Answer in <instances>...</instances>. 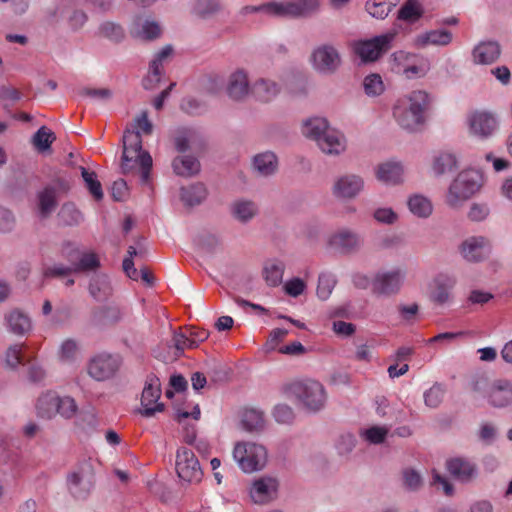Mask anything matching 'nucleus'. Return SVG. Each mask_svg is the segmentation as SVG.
I'll use <instances>...</instances> for the list:
<instances>
[{"label":"nucleus","mask_w":512,"mask_h":512,"mask_svg":"<svg viewBox=\"0 0 512 512\" xmlns=\"http://www.w3.org/2000/svg\"><path fill=\"white\" fill-rule=\"evenodd\" d=\"M500 54L501 49L497 42L483 41L473 48L472 60L478 65H490L500 57Z\"/></svg>","instance_id":"nucleus-30"},{"label":"nucleus","mask_w":512,"mask_h":512,"mask_svg":"<svg viewBox=\"0 0 512 512\" xmlns=\"http://www.w3.org/2000/svg\"><path fill=\"white\" fill-rule=\"evenodd\" d=\"M61 254L73 265L74 272L93 271L100 266L97 254L94 252H83L80 254L76 245L70 242L63 245Z\"/></svg>","instance_id":"nucleus-16"},{"label":"nucleus","mask_w":512,"mask_h":512,"mask_svg":"<svg viewBox=\"0 0 512 512\" xmlns=\"http://www.w3.org/2000/svg\"><path fill=\"white\" fill-rule=\"evenodd\" d=\"M395 6L393 0H368L366 2V11L374 18H385L392 7Z\"/></svg>","instance_id":"nucleus-46"},{"label":"nucleus","mask_w":512,"mask_h":512,"mask_svg":"<svg viewBox=\"0 0 512 512\" xmlns=\"http://www.w3.org/2000/svg\"><path fill=\"white\" fill-rule=\"evenodd\" d=\"M422 14V8L418 0H408L399 11V19L415 21Z\"/></svg>","instance_id":"nucleus-58"},{"label":"nucleus","mask_w":512,"mask_h":512,"mask_svg":"<svg viewBox=\"0 0 512 512\" xmlns=\"http://www.w3.org/2000/svg\"><path fill=\"white\" fill-rule=\"evenodd\" d=\"M329 127L330 125L326 118L312 116L303 120L301 124V133L304 137L313 140L317 144Z\"/></svg>","instance_id":"nucleus-33"},{"label":"nucleus","mask_w":512,"mask_h":512,"mask_svg":"<svg viewBox=\"0 0 512 512\" xmlns=\"http://www.w3.org/2000/svg\"><path fill=\"white\" fill-rule=\"evenodd\" d=\"M373 219L383 225H394L399 220L398 213L391 207L381 206L373 211Z\"/></svg>","instance_id":"nucleus-53"},{"label":"nucleus","mask_w":512,"mask_h":512,"mask_svg":"<svg viewBox=\"0 0 512 512\" xmlns=\"http://www.w3.org/2000/svg\"><path fill=\"white\" fill-rule=\"evenodd\" d=\"M307 289L304 278L292 277L283 283V291L286 295L296 298L302 295Z\"/></svg>","instance_id":"nucleus-56"},{"label":"nucleus","mask_w":512,"mask_h":512,"mask_svg":"<svg viewBox=\"0 0 512 512\" xmlns=\"http://www.w3.org/2000/svg\"><path fill=\"white\" fill-rule=\"evenodd\" d=\"M405 278L406 271L400 267L379 271L372 280V290L378 295H395L401 290Z\"/></svg>","instance_id":"nucleus-11"},{"label":"nucleus","mask_w":512,"mask_h":512,"mask_svg":"<svg viewBox=\"0 0 512 512\" xmlns=\"http://www.w3.org/2000/svg\"><path fill=\"white\" fill-rule=\"evenodd\" d=\"M363 244L361 236L350 229L342 228L332 233L328 238V246L340 253H351L358 250Z\"/></svg>","instance_id":"nucleus-20"},{"label":"nucleus","mask_w":512,"mask_h":512,"mask_svg":"<svg viewBox=\"0 0 512 512\" xmlns=\"http://www.w3.org/2000/svg\"><path fill=\"white\" fill-rule=\"evenodd\" d=\"M232 456L239 469L244 473H253L264 469L268 460L266 447L251 441L235 443Z\"/></svg>","instance_id":"nucleus-4"},{"label":"nucleus","mask_w":512,"mask_h":512,"mask_svg":"<svg viewBox=\"0 0 512 512\" xmlns=\"http://www.w3.org/2000/svg\"><path fill=\"white\" fill-rule=\"evenodd\" d=\"M173 55V48L170 45L163 47L153 58L149 66V72L143 79V86L147 90L154 89L160 82L163 67L169 62Z\"/></svg>","instance_id":"nucleus-21"},{"label":"nucleus","mask_w":512,"mask_h":512,"mask_svg":"<svg viewBox=\"0 0 512 512\" xmlns=\"http://www.w3.org/2000/svg\"><path fill=\"white\" fill-rule=\"evenodd\" d=\"M474 390L483 395L487 402L496 408L512 404V382L507 379H497L493 382H477Z\"/></svg>","instance_id":"nucleus-7"},{"label":"nucleus","mask_w":512,"mask_h":512,"mask_svg":"<svg viewBox=\"0 0 512 512\" xmlns=\"http://www.w3.org/2000/svg\"><path fill=\"white\" fill-rule=\"evenodd\" d=\"M206 196V188L200 183L181 189V200L188 206L200 204Z\"/></svg>","instance_id":"nucleus-40"},{"label":"nucleus","mask_w":512,"mask_h":512,"mask_svg":"<svg viewBox=\"0 0 512 512\" xmlns=\"http://www.w3.org/2000/svg\"><path fill=\"white\" fill-rule=\"evenodd\" d=\"M265 14L276 17H293L291 1L265 3Z\"/></svg>","instance_id":"nucleus-50"},{"label":"nucleus","mask_w":512,"mask_h":512,"mask_svg":"<svg viewBox=\"0 0 512 512\" xmlns=\"http://www.w3.org/2000/svg\"><path fill=\"white\" fill-rule=\"evenodd\" d=\"M122 365V359L118 354L106 352L92 357L88 363V374L97 381H105L112 378Z\"/></svg>","instance_id":"nucleus-12"},{"label":"nucleus","mask_w":512,"mask_h":512,"mask_svg":"<svg viewBox=\"0 0 512 512\" xmlns=\"http://www.w3.org/2000/svg\"><path fill=\"white\" fill-rule=\"evenodd\" d=\"M257 212V207L252 201L238 200L232 206L234 217L242 222L253 218Z\"/></svg>","instance_id":"nucleus-45"},{"label":"nucleus","mask_w":512,"mask_h":512,"mask_svg":"<svg viewBox=\"0 0 512 512\" xmlns=\"http://www.w3.org/2000/svg\"><path fill=\"white\" fill-rule=\"evenodd\" d=\"M446 468L456 480L466 483L477 475L476 465L467 458L454 457L446 461Z\"/></svg>","instance_id":"nucleus-27"},{"label":"nucleus","mask_w":512,"mask_h":512,"mask_svg":"<svg viewBox=\"0 0 512 512\" xmlns=\"http://www.w3.org/2000/svg\"><path fill=\"white\" fill-rule=\"evenodd\" d=\"M336 284V279L334 275L331 273H321L318 278L317 285V296L321 300H326L332 293L334 286Z\"/></svg>","instance_id":"nucleus-51"},{"label":"nucleus","mask_w":512,"mask_h":512,"mask_svg":"<svg viewBox=\"0 0 512 512\" xmlns=\"http://www.w3.org/2000/svg\"><path fill=\"white\" fill-rule=\"evenodd\" d=\"M409 211L418 218H428L433 212L431 200L422 194H413L407 199Z\"/></svg>","instance_id":"nucleus-38"},{"label":"nucleus","mask_w":512,"mask_h":512,"mask_svg":"<svg viewBox=\"0 0 512 512\" xmlns=\"http://www.w3.org/2000/svg\"><path fill=\"white\" fill-rule=\"evenodd\" d=\"M101 36L112 41H120L124 37V31L121 26L113 22H105L99 27Z\"/></svg>","instance_id":"nucleus-62"},{"label":"nucleus","mask_w":512,"mask_h":512,"mask_svg":"<svg viewBox=\"0 0 512 512\" xmlns=\"http://www.w3.org/2000/svg\"><path fill=\"white\" fill-rule=\"evenodd\" d=\"M404 167L401 162L388 160L375 167L376 179L388 186H395L404 181Z\"/></svg>","instance_id":"nucleus-22"},{"label":"nucleus","mask_w":512,"mask_h":512,"mask_svg":"<svg viewBox=\"0 0 512 512\" xmlns=\"http://www.w3.org/2000/svg\"><path fill=\"white\" fill-rule=\"evenodd\" d=\"M393 62V70L408 79L423 77L430 69L427 59L405 51L395 52Z\"/></svg>","instance_id":"nucleus-8"},{"label":"nucleus","mask_w":512,"mask_h":512,"mask_svg":"<svg viewBox=\"0 0 512 512\" xmlns=\"http://www.w3.org/2000/svg\"><path fill=\"white\" fill-rule=\"evenodd\" d=\"M55 140L54 133L46 127H41L33 137V144L39 151L47 150Z\"/></svg>","instance_id":"nucleus-60"},{"label":"nucleus","mask_w":512,"mask_h":512,"mask_svg":"<svg viewBox=\"0 0 512 512\" xmlns=\"http://www.w3.org/2000/svg\"><path fill=\"white\" fill-rule=\"evenodd\" d=\"M7 328L16 335H24L31 329L30 318L20 310L10 311L6 317Z\"/></svg>","instance_id":"nucleus-36"},{"label":"nucleus","mask_w":512,"mask_h":512,"mask_svg":"<svg viewBox=\"0 0 512 512\" xmlns=\"http://www.w3.org/2000/svg\"><path fill=\"white\" fill-rule=\"evenodd\" d=\"M483 185V175L476 170L466 169L458 173L448 187L446 203L452 208H458L469 200Z\"/></svg>","instance_id":"nucleus-3"},{"label":"nucleus","mask_w":512,"mask_h":512,"mask_svg":"<svg viewBox=\"0 0 512 512\" xmlns=\"http://www.w3.org/2000/svg\"><path fill=\"white\" fill-rule=\"evenodd\" d=\"M281 87V83L262 77L251 85V94L262 102H270L280 93Z\"/></svg>","instance_id":"nucleus-31"},{"label":"nucleus","mask_w":512,"mask_h":512,"mask_svg":"<svg viewBox=\"0 0 512 512\" xmlns=\"http://www.w3.org/2000/svg\"><path fill=\"white\" fill-rule=\"evenodd\" d=\"M364 92L367 96H380L385 91V84L379 74L367 75L363 80Z\"/></svg>","instance_id":"nucleus-48"},{"label":"nucleus","mask_w":512,"mask_h":512,"mask_svg":"<svg viewBox=\"0 0 512 512\" xmlns=\"http://www.w3.org/2000/svg\"><path fill=\"white\" fill-rule=\"evenodd\" d=\"M80 353L79 343L75 339L68 338L64 340L59 348V357L61 361L71 363L75 361Z\"/></svg>","instance_id":"nucleus-49"},{"label":"nucleus","mask_w":512,"mask_h":512,"mask_svg":"<svg viewBox=\"0 0 512 512\" xmlns=\"http://www.w3.org/2000/svg\"><path fill=\"white\" fill-rule=\"evenodd\" d=\"M58 393L48 390L43 392L36 401V412L41 418L51 419L57 414Z\"/></svg>","instance_id":"nucleus-35"},{"label":"nucleus","mask_w":512,"mask_h":512,"mask_svg":"<svg viewBox=\"0 0 512 512\" xmlns=\"http://www.w3.org/2000/svg\"><path fill=\"white\" fill-rule=\"evenodd\" d=\"M355 443L356 439L354 435L351 433H344L339 436L334 446L340 456H346L354 449Z\"/></svg>","instance_id":"nucleus-63"},{"label":"nucleus","mask_w":512,"mask_h":512,"mask_svg":"<svg viewBox=\"0 0 512 512\" xmlns=\"http://www.w3.org/2000/svg\"><path fill=\"white\" fill-rule=\"evenodd\" d=\"M220 0H195L192 12L202 18L210 17L221 10Z\"/></svg>","instance_id":"nucleus-44"},{"label":"nucleus","mask_w":512,"mask_h":512,"mask_svg":"<svg viewBox=\"0 0 512 512\" xmlns=\"http://www.w3.org/2000/svg\"><path fill=\"white\" fill-rule=\"evenodd\" d=\"M292 392L300 405L309 412H318L324 408L327 395L324 386L315 380L296 383Z\"/></svg>","instance_id":"nucleus-6"},{"label":"nucleus","mask_w":512,"mask_h":512,"mask_svg":"<svg viewBox=\"0 0 512 512\" xmlns=\"http://www.w3.org/2000/svg\"><path fill=\"white\" fill-rule=\"evenodd\" d=\"M365 187L364 179L357 174H344L339 176L333 186L332 193L338 199H354Z\"/></svg>","instance_id":"nucleus-19"},{"label":"nucleus","mask_w":512,"mask_h":512,"mask_svg":"<svg viewBox=\"0 0 512 512\" xmlns=\"http://www.w3.org/2000/svg\"><path fill=\"white\" fill-rule=\"evenodd\" d=\"M161 397V383L159 378L150 374L147 376L141 396V414L145 417H152L157 412L164 410V404L159 402Z\"/></svg>","instance_id":"nucleus-13"},{"label":"nucleus","mask_w":512,"mask_h":512,"mask_svg":"<svg viewBox=\"0 0 512 512\" xmlns=\"http://www.w3.org/2000/svg\"><path fill=\"white\" fill-rule=\"evenodd\" d=\"M388 431L384 426H372L361 430L360 436L368 443L380 444L385 440Z\"/></svg>","instance_id":"nucleus-55"},{"label":"nucleus","mask_w":512,"mask_h":512,"mask_svg":"<svg viewBox=\"0 0 512 512\" xmlns=\"http://www.w3.org/2000/svg\"><path fill=\"white\" fill-rule=\"evenodd\" d=\"M81 175L90 194L95 200H101L103 198V190L101 183L97 179L96 173L87 168L81 167Z\"/></svg>","instance_id":"nucleus-47"},{"label":"nucleus","mask_w":512,"mask_h":512,"mask_svg":"<svg viewBox=\"0 0 512 512\" xmlns=\"http://www.w3.org/2000/svg\"><path fill=\"white\" fill-rule=\"evenodd\" d=\"M253 168L262 176H269L275 173L278 168L276 155L271 151L255 155L253 158Z\"/></svg>","instance_id":"nucleus-37"},{"label":"nucleus","mask_w":512,"mask_h":512,"mask_svg":"<svg viewBox=\"0 0 512 512\" xmlns=\"http://www.w3.org/2000/svg\"><path fill=\"white\" fill-rule=\"evenodd\" d=\"M173 168L178 175L191 176L199 171L200 165L194 157L181 156L174 159Z\"/></svg>","instance_id":"nucleus-42"},{"label":"nucleus","mask_w":512,"mask_h":512,"mask_svg":"<svg viewBox=\"0 0 512 512\" xmlns=\"http://www.w3.org/2000/svg\"><path fill=\"white\" fill-rule=\"evenodd\" d=\"M430 103L431 98L426 91L413 90L397 99L393 117L402 129L419 131L426 123Z\"/></svg>","instance_id":"nucleus-2"},{"label":"nucleus","mask_w":512,"mask_h":512,"mask_svg":"<svg viewBox=\"0 0 512 512\" xmlns=\"http://www.w3.org/2000/svg\"><path fill=\"white\" fill-rule=\"evenodd\" d=\"M458 166V161L452 152L440 151L432 158L431 170L435 176H442L450 173Z\"/></svg>","instance_id":"nucleus-34"},{"label":"nucleus","mask_w":512,"mask_h":512,"mask_svg":"<svg viewBox=\"0 0 512 512\" xmlns=\"http://www.w3.org/2000/svg\"><path fill=\"white\" fill-rule=\"evenodd\" d=\"M74 6V0H61V2L56 6L55 10L51 12V16L55 19L68 16L70 26L73 29H78L85 24L87 21V16L82 11L73 10Z\"/></svg>","instance_id":"nucleus-29"},{"label":"nucleus","mask_w":512,"mask_h":512,"mask_svg":"<svg viewBox=\"0 0 512 512\" xmlns=\"http://www.w3.org/2000/svg\"><path fill=\"white\" fill-rule=\"evenodd\" d=\"M241 423L245 430L258 432L265 427V418L262 411L255 408H245L241 414Z\"/></svg>","instance_id":"nucleus-39"},{"label":"nucleus","mask_w":512,"mask_h":512,"mask_svg":"<svg viewBox=\"0 0 512 512\" xmlns=\"http://www.w3.org/2000/svg\"><path fill=\"white\" fill-rule=\"evenodd\" d=\"M56 204V191L53 187H45L38 193V209L42 216L52 213Z\"/></svg>","instance_id":"nucleus-41"},{"label":"nucleus","mask_w":512,"mask_h":512,"mask_svg":"<svg viewBox=\"0 0 512 512\" xmlns=\"http://www.w3.org/2000/svg\"><path fill=\"white\" fill-rule=\"evenodd\" d=\"M23 344H14L8 347L5 353V363L8 367L15 369L23 362Z\"/></svg>","instance_id":"nucleus-61"},{"label":"nucleus","mask_w":512,"mask_h":512,"mask_svg":"<svg viewBox=\"0 0 512 512\" xmlns=\"http://www.w3.org/2000/svg\"><path fill=\"white\" fill-rule=\"evenodd\" d=\"M467 125L470 134L486 139L492 136L498 129L496 116L488 111H473L467 117Z\"/></svg>","instance_id":"nucleus-15"},{"label":"nucleus","mask_w":512,"mask_h":512,"mask_svg":"<svg viewBox=\"0 0 512 512\" xmlns=\"http://www.w3.org/2000/svg\"><path fill=\"white\" fill-rule=\"evenodd\" d=\"M293 17H304L317 11L319 0H292Z\"/></svg>","instance_id":"nucleus-52"},{"label":"nucleus","mask_w":512,"mask_h":512,"mask_svg":"<svg viewBox=\"0 0 512 512\" xmlns=\"http://www.w3.org/2000/svg\"><path fill=\"white\" fill-rule=\"evenodd\" d=\"M152 128L147 112L143 111L127 127L123 135L122 172L124 174H140L143 183L149 181L152 157L142 149L141 134H150Z\"/></svg>","instance_id":"nucleus-1"},{"label":"nucleus","mask_w":512,"mask_h":512,"mask_svg":"<svg viewBox=\"0 0 512 512\" xmlns=\"http://www.w3.org/2000/svg\"><path fill=\"white\" fill-rule=\"evenodd\" d=\"M173 344L175 348L173 358L180 357L185 349L197 347V341L194 338L181 332L174 333Z\"/></svg>","instance_id":"nucleus-57"},{"label":"nucleus","mask_w":512,"mask_h":512,"mask_svg":"<svg viewBox=\"0 0 512 512\" xmlns=\"http://www.w3.org/2000/svg\"><path fill=\"white\" fill-rule=\"evenodd\" d=\"M279 487L280 483L277 477L261 475L250 482L248 495L254 504H269L277 499Z\"/></svg>","instance_id":"nucleus-10"},{"label":"nucleus","mask_w":512,"mask_h":512,"mask_svg":"<svg viewBox=\"0 0 512 512\" xmlns=\"http://www.w3.org/2000/svg\"><path fill=\"white\" fill-rule=\"evenodd\" d=\"M89 291L91 296L96 300L105 299L111 292L109 280L105 275L95 276L90 283Z\"/></svg>","instance_id":"nucleus-43"},{"label":"nucleus","mask_w":512,"mask_h":512,"mask_svg":"<svg viewBox=\"0 0 512 512\" xmlns=\"http://www.w3.org/2000/svg\"><path fill=\"white\" fill-rule=\"evenodd\" d=\"M226 92L232 100H244L251 93L248 73L243 69L232 72L227 80Z\"/></svg>","instance_id":"nucleus-23"},{"label":"nucleus","mask_w":512,"mask_h":512,"mask_svg":"<svg viewBox=\"0 0 512 512\" xmlns=\"http://www.w3.org/2000/svg\"><path fill=\"white\" fill-rule=\"evenodd\" d=\"M444 390L440 384H434L424 393L425 404L429 407H437L443 399Z\"/></svg>","instance_id":"nucleus-64"},{"label":"nucleus","mask_w":512,"mask_h":512,"mask_svg":"<svg viewBox=\"0 0 512 512\" xmlns=\"http://www.w3.org/2000/svg\"><path fill=\"white\" fill-rule=\"evenodd\" d=\"M459 251L466 261L481 262L489 257L491 243L486 237L471 236L461 243Z\"/></svg>","instance_id":"nucleus-18"},{"label":"nucleus","mask_w":512,"mask_h":512,"mask_svg":"<svg viewBox=\"0 0 512 512\" xmlns=\"http://www.w3.org/2000/svg\"><path fill=\"white\" fill-rule=\"evenodd\" d=\"M162 28L160 24L153 18L148 16H138L134 19L130 34L140 40H154L160 37Z\"/></svg>","instance_id":"nucleus-25"},{"label":"nucleus","mask_w":512,"mask_h":512,"mask_svg":"<svg viewBox=\"0 0 512 512\" xmlns=\"http://www.w3.org/2000/svg\"><path fill=\"white\" fill-rule=\"evenodd\" d=\"M455 277L440 273L435 275L428 283V299L436 306H449L454 300Z\"/></svg>","instance_id":"nucleus-9"},{"label":"nucleus","mask_w":512,"mask_h":512,"mask_svg":"<svg viewBox=\"0 0 512 512\" xmlns=\"http://www.w3.org/2000/svg\"><path fill=\"white\" fill-rule=\"evenodd\" d=\"M61 220L68 225H75L82 221V214L72 203H66L59 212Z\"/></svg>","instance_id":"nucleus-59"},{"label":"nucleus","mask_w":512,"mask_h":512,"mask_svg":"<svg viewBox=\"0 0 512 512\" xmlns=\"http://www.w3.org/2000/svg\"><path fill=\"white\" fill-rule=\"evenodd\" d=\"M313 67L322 73L333 72L340 64L338 52L332 46H321L312 54Z\"/></svg>","instance_id":"nucleus-24"},{"label":"nucleus","mask_w":512,"mask_h":512,"mask_svg":"<svg viewBox=\"0 0 512 512\" xmlns=\"http://www.w3.org/2000/svg\"><path fill=\"white\" fill-rule=\"evenodd\" d=\"M67 489L79 500L86 499L94 489L95 472L91 459L80 461L67 475Z\"/></svg>","instance_id":"nucleus-5"},{"label":"nucleus","mask_w":512,"mask_h":512,"mask_svg":"<svg viewBox=\"0 0 512 512\" xmlns=\"http://www.w3.org/2000/svg\"><path fill=\"white\" fill-rule=\"evenodd\" d=\"M78 406L75 400L70 396H59L57 401V414L61 417L70 419L77 413Z\"/></svg>","instance_id":"nucleus-54"},{"label":"nucleus","mask_w":512,"mask_h":512,"mask_svg":"<svg viewBox=\"0 0 512 512\" xmlns=\"http://www.w3.org/2000/svg\"><path fill=\"white\" fill-rule=\"evenodd\" d=\"M286 269L285 262L279 258L268 259L263 264L262 276L270 287H278L283 283Z\"/></svg>","instance_id":"nucleus-32"},{"label":"nucleus","mask_w":512,"mask_h":512,"mask_svg":"<svg viewBox=\"0 0 512 512\" xmlns=\"http://www.w3.org/2000/svg\"><path fill=\"white\" fill-rule=\"evenodd\" d=\"M453 40V35L446 29L424 31L413 38V46L417 49H426L430 46H447Z\"/></svg>","instance_id":"nucleus-26"},{"label":"nucleus","mask_w":512,"mask_h":512,"mask_svg":"<svg viewBox=\"0 0 512 512\" xmlns=\"http://www.w3.org/2000/svg\"><path fill=\"white\" fill-rule=\"evenodd\" d=\"M393 38V33H387L370 40L357 42L354 45V52L363 62L375 61L383 52L388 50Z\"/></svg>","instance_id":"nucleus-17"},{"label":"nucleus","mask_w":512,"mask_h":512,"mask_svg":"<svg viewBox=\"0 0 512 512\" xmlns=\"http://www.w3.org/2000/svg\"><path fill=\"white\" fill-rule=\"evenodd\" d=\"M176 472L179 478L186 482H199L202 479L199 461L191 449L181 447L177 450Z\"/></svg>","instance_id":"nucleus-14"},{"label":"nucleus","mask_w":512,"mask_h":512,"mask_svg":"<svg viewBox=\"0 0 512 512\" xmlns=\"http://www.w3.org/2000/svg\"><path fill=\"white\" fill-rule=\"evenodd\" d=\"M319 149L329 155H340L346 150V137L340 131L329 127L317 142Z\"/></svg>","instance_id":"nucleus-28"}]
</instances>
